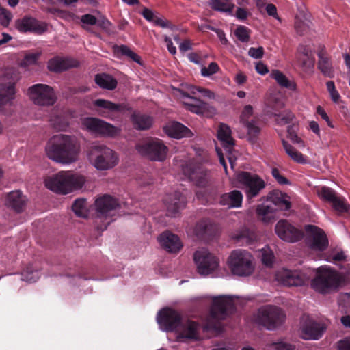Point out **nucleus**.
<instances>
[{"label": "nucleus", "instance_id": "51", "mask_svg": "<svg viewBox=\"0 0 350 350\" xmlns=\"http://www.w3.org/2000/svg\"><path fill=\"white\" fill-rule=\"evenodd\" d=\"M38 57L39 54L37 53L27 54L23 61L21 62V66L23 67H26L35 64L38 59Z\"/></svg>", "mask_w": 350, "mask_h": 350}, {"label": "nucleus", "instance_id": "39", "mask_svg": "<svg viewBox=\"0 0 350 350\" xmlns=\"http://www.w3.org/2000/svg\"><path fill=\"white\" fill-rule=\"evenodd\" d=\"M318 56L319 58L318 62V68L324 75L328 77H332L334 76V70L329 63L328 58L325 56V51L323 50L321 51L319 53Z\"/></svg>", "mask_w": 350, "mask_h": 350}, {"label": "nucleus", "instance_id": "44", "mask_svg": "<svg viewBox=\"0 0 350 350\" xmlns=\"http://www.w3.org/2000/svg\"><path fill=\"white\" fill-rule=\"evenodd\" d=\"M318 193L322 200L330 203L336 200V198L338 197L332 189L327 187H323Z\"/></svg>", "mask_w": 350, "mask_h": 350}, {"label": "nucleus", "instance_id": "42", "mask_svg": "<svg viewBox=\"0 0 350 350\" xmlns=\"http://www.w3.org/2000/svg\"><path fill=\"white\" fill-rule=\"evenodd\" d=\"M243 125L247 128L248 139L254 143L260 133V129L257 124L256 121L253 120L247 121Z\"/></svg>", "mask_w": 350, "mask_h": 350}, {"label": "nucleus", "instance_id": "9", "mask_svg": "<svg viewBox=\"0 0 350 350\" xmlns=\"http://www.w3.org/2000/svg\"><path fill=\"white\" fill-rule=\"evenodd\" d=\"M83 126L90 132L111 138H115L121 133V129L96 118H85Z\"/></svg>", "mask_w": 350, "mask_h": 350}, {"label": "nucleus", "instance_id": "59", "mask_svg": "<svg viewBox=\"0 0 350 350\" xmlns=\"http://www.w3.org/2000/svg\"><path fill=\"white\" fill-rule=\"evenodd\" d=\"M197 92L202 93L204 96L208 98L214 97V94L208 89H204L200 87H192L191 88V92L193 94H195Z\"/></svg>", "mask_w": 350, "mask_h": 350}, {"label": "nucleus", "instance_id": "61", "mask_svg": "<svg viewBox=\"0 0 350 350\" xmlns=\"http://www.w3.org/2000/svg\"><path fill=\"white\" fill-rule=\"evenodd\" d=\"M288 137L293 142L297 144H303L302 140L299 137L292 126L288 129Z\"/></svg>", "mask_w": 350, "mask_h": 350}, {"label": "nucleus", "instance_id": "37", "mask_svg": "<svg viewBox=\"0 0 350 350\" xmlns=\"http://www.w3.org/2000/svg\"><path fill=\"white\" fill-rule=\"evenodd\" d=\"M267 201L271 202L275 208L278 210H288L291 208V202L284 198L283 194L278 191H271L267 197Z\"/></svg>", "mask_w": 350, "mask_h": 350}, {"label": "nucleus", "instance_id": "36", "mask_svg": "<svg viewBox=\"0 0 350 350\" xmlns=\"http://www.w3.org/2000/svg\"><path fill=\"white\" fill-rule=\"evenodd\" d=\"M95 83L102 89L113 90L116 88L118 81L111 75L100 73L95 75Z\"/></svg>", "mask_w": 350, "mask_h": 350}, {"label": "nucleus", "instance_id": "18", "mask_svg": "<svg viewBox=\"0 0 350 350\" xmlns=\"http://www.w3.org/2000/svg\"><path fill=\"white\" fill-rule=\"evenodd\" d=\"M94 105L100 109L99 113L105 118L109 116V113H124L131 110L130 106L126 103H115L101 98L94 100Z\"/></svg>", "mask_w": 350, "mask_h": 350}, {"label": "nucleus", "instance_id": "10", "mask_svg": "<svg viewBox=\"0 0 350 350\" xmlns=\"http://www.w3.org/2000/svg\"><path fill=\"white\" fill-rule=\"evenodd\" d=\"M27 94L29 99L35 104L40 106L53 105L57 100L53 89L46 84H36L28 88Z\"/></svg>", "mask_w": 350, "mask_h": 350}, {"label": "nucleus", "instance_id": "46", "mask_svg": "<svg viewBox=\"0 0 350 350\" xmlns=\"http://www.w3.org/2000/svg\"><path fill=\"white\" fill-rule=\"evenodd\" d=\"M274 116L277 124L280 125L288 124L294 118V115L288 111H284L280 113H274Z\"/></svg>", "mask_w": 350, "mask_h": 350}, {"label": "nucleus", "instance_id": "54", "mask_svg": "<svg viewBox=\"0 0 350 350\" xmlns=\"http://www.w3.org/2000/svg\"><path fill=\"white\" fill-rule=\"evenodd\" d=\"M274 255L271 252L264 250L262 254V262L267 267H271L273 263Z\"/></svg>", "mask_w": 350, "mask_h": 350}, {"label": "nucleus", "instance_id": "28", "mask_svg": "<svg viewBox=\"0 0 350 350\" xmlns=\"http://www.w3.org/2000/svg\"><path fill=\"white\" fill-rule=\"evenodd\" d=\"M78 65L79 62L75 59L56 57L49 61L47 67L51 71L61 72L68 68L77 67Z\"/></svg>", "mask_w": 350, "mask_h": 350}, {"label": "nucleus", "instance_id": "14", "mask_svg": "<svg viewBox=\"0 0 350 350\" xmlns=\"http://www.w3.org/2000/svg\"><path fill=\"white\" fill-rule=\"evenodd\" d=\"M233 309L234 303L232 297L224 295L215 297L213 299L211 314L214 319H224L228 313Z\"/></svg>", "mask_w": 350, "mask_h": 350}, {"label": "nucleus", "instance_id": "16", "mask_svg": "<svg viewBox=\"0 0 350 350\" xmlns=\"http://www.w3.org/2000/svg\"><path fill=\"white\" fill-rule=\"evenodd\" d=\"M325 329L323 324L307 317L300 327V336L304 340H318L323 336Z\"/></svg>", "mask_w": 350, "mask_h": 350}, {"label": "nucleus", "instance_id": "64", "mask_svg": "<svg viewBox=\"0 0 350 350\" xmlns=\"http://www.w3.org/2000/svg\"><path fill=\"white\" fill-rule=\"evenodd\" d=\"M337 347L338 350H350V337L338 341Z\"/></svg>", "mask_w": 350, "mask_h": 350}, {"label": "nucleus", "instance_id": "50", "mask_svg": "<svg viewBox=\"0 0 350 350\" xmlns=\"http://www.w3.org/2000/svg\"><path fill=\"white\" fill-rule=\"evenodd\" d=\"M297 61L302 68H310L314 66L315 59L314 57L297 56Z\"/></svg>", "mask_w": 350, "mask_h": 350}, {"label": "nucleus", "instance_id": "1", "mask_svg": "<svg viewBox=\"0 0 350 350\" xmlns=\"http://www.w3.org/2000/svg\"><path fill=\"white\" fill-rule=\"evenodd\" d=\"M44 151L50 160L57 163L68 165L78 160L80 145L73 136L57 134L48 140Z\"/></svg>", "mask_w": 350, "mask_h": 350}, {"label": "nucleus", "instance_id": "29", "mask_svg": "<svg viewBox=\"0 0 350 350\" xmlns=\"http://www.w3.org/2000/svg\"><path fill=\"white\" fill-rule=\"evenodd\" d=\"M196 234L201 239H209L217 231V226L210 220H202L195 227Z\"/></svg>", "mask_w": 350, "mask_h": 350}, {"label": "nucleus", "instance_id": "5", "mask_svg": "<svg viewBox=\"0 0 350 350\" xmlns=\"http://www.w3.org/2000/svg\"><path fill=\"white\" fill-rule=\"evenodd\" d=\"M253 256L244 250H233L228 258V265L232 274L239 277L252 275L255 269Z\"/></svg>", "mask_w": 350, "mask_h": 350}, {"label": "nucleus", "instance_id": "32", "mask_svg": "<svg viewBox=\"0 0 350 350\" xmlns=\"http://www.w3.org/2000/svg\"><path fill=\"white\" fill-rule=\"evenodd\" d=\"M243 195L240 191L233 190L229 193H224L219 199V204L227 206L228 208H238L241 206Z\"/></svg>", "mask_w": 350, "mask_h": 350}, {"label": "nucleus", "instance_id": "6", "mask_svg": "<svg viewBox=\"0 0 350 350\" xmlns=\"http://www.w3.org/2000/svg\"><path fill=\"white\" fill-rule=\"evenodd\" d=\"M285 318L284 313L280 308L268 305L258 309L256 321L267 329L273 330L284 321Z\"/></svg>", "mask_w": 350, "mask_h": 350}, {"label": "nucleus", "instance_id": "57", "mask_svg": "<svg viewBox=\"0 0 350 350\" xmlns=\"http://www.w3.org/2000/svg\"><path fill=\"white\" fill-rule=\"evenodd\" d=\"M248 55L252 58L260 59L263 57L264 49L262 46H259L258 48L251 47L249 49Z\"/></svg>", "mask_w": 350, "mask_h": 350}, {"label": "nucleus", "instance_id": "27", "mask_svg": "<svg viewBox=\"0 0 350 350\" xmlns=\"http://www.w3.org/2000/svg\"><path fill=\"white\" fill-rule=\"evenodd\" d=\"M165 133L171 137L180 139L191 136V131L178 122H172L163 128Z\"/></svg>", "mask_w": 350, "mask_h": 350}, {"label": "nucleus", "instance_id": "60", "mask_svg": "<svg viewBox=\"0 0 350 350\" xmlns=\"http://www.w3.org/2000/svg\"><path fill=\"white\" fill-rule=\"evenodd\" d=\"M81 21L85 24L94 25L97 23V18L92 14H86L81 16Z\"/></svg>", "mask_w": 350, "mask_h": 350}, {"label": "nucleus", "instance_id": "11", "mask_svg": "<svg viewBox=\"0 0 350 350\" xmlns=\"http://www.w3.org/2000/svg\"><path fill=\"white\" fill-rule=\"evenodd\" d=\"M193 260L196 265L198 273L202 275L212 273L219 265V259L205 249L196 251L193 254Z\"/></svg>", "mask_w": 350, "mask_h": 350}, {"label": "nucleus", "instance_id": "2", "mask_svg": "<svg viewBox=\"0 0 350 350\" xmlns=\"http://www.w3.org/2000/svg\"><path fill=\"white\" fill-rule=\"evenodd\" d=\"M347 283L346 275L334 269L321 266L317 269L311 281L312 288L317 293L327 295L337 292Z\"/></svg>", "mask_w": 350, "mask_h": 350}, {"label": "nucleus", "instance_id": "58", "mask_svg": "<svg viewBox=\"0 0 350 350\" xmlns=\"http://www.w3.org/2000/svg\"><path fill=\"white\" fill-rule=\"evenodd\" d=\"M197 92L202 93L204 96L208 98L214 97V94L208 89H204L200 87H192L191 88V92L193 94H195Z\"/></svg>", "mask_w": 350, "mask_h": 350}, {"label": "nucleus", "instance_id": "23", "mask_svg": "<svg viewBox=\"0 0 350 350\" xmlns=\"http://www.w3.org/2000/svg\"><path fill=\"white\" fill-rule=\"evenodd\" d=\"M26 204V197L20 191H13L7 194L5 205L16 213H20L24 211Z\"/></svg>", "mask_w": 350, "mask_h": 350}, {"label": "nucleus", "instance_id": "49", "mask_svg": "<svg viewBox=\"0 0 350 350\" xmlns=\"http://www.w3.org/2000/svg\"><path fill=\"white\" fill-rule=\"evenodd\" d=\"M219 67L216 62H211L208 67L202 66L201 69V74L204 77H210L211 75L217 72Z\"/></svg>", "mask_w": 350, "mask_h": 350}, {"label": "nucleus", "instance_id": "25", "mask_svg": "<svg viewBox=\"0 0 350 350\" xmlns=\"http://www.w3.org/2000/svg\"><path fill=\"white\" fill-rule=\"evenodd\" d=\"M217 137L225 150L229 154L231 153L234 146V139L232 137L230 126L221 123L218 126Z\"/></svg>", "mask_w": 350, "mask_h": 350}, {"label": "nucleus", "instance_id": "30", "mask_svg": "<svg viewBox=\"0 0 350 350\" xmlns=\"http://www.w3.org/2000/svg\"><path fill=\"white\" fill-rule=\"evenodd\" d=\"M15 82L9 81L0 83V107L12 103L15 98Z\"/></svg>", "mask_w": 350, "mask_h": 350}, {"label": "nucleus", "instance_id": "26", "mask_svg": "<svg viewBox=\"0 0 350 350\" xmlns=\"http://www.w3.org/2000/svg\"><path fill=\"white\" fill-rule=\"evenodd\" d=\"M189 177L198 187H205L212 183L211 172L202 167L191 170Z\"/></svg>", "mask_w": 350, "mask_h": 350}, {"label": "nucleus", "instance_id": "52", "mask_svg": "<svg viewBox=\"0 0 350 350\" xmlns=\"http://www.w3.org/2000/svg\"><path fill=\"white\" fill-rule=\"evenodd\" d=\"M297 56L314 57L311 48L305 44H299L297 47Z\"/></svg>", "mask_w": 350, "mask_h": 350}, {"label": "nucleus", "instance_id": "48", "mask_svg": "<svg viewBox=\"0 0 350 350\" xmlns=\"http://www.w3.org/2000/svg\"><path fill=\"white\" fill-rule=\"evenodd\" d=\"M332 204L334 210L340 213L348 212L349 209V205L346 204L344 199L340 197H337L336 200H334Z\"/></svg>", "mask_w": 350, "mask_h": 350}, {"label": "nucleus", "instance_id": "17", "mask_svg": "<svg viewBox=\"0 0 350 350\" xmlns=\"http://www.w3.org/2000/svg\"><path fill=\"white\" fill-rule=\"evenodd\" d=\"M275 279L284 286H301L306 282L304 275L288 269H282L276 272Z\"/></svg>", "mask_w": 350, "mask_h": 350}, {"label": "nucleus", "instance_id": "47", "mask_svg": "<svg viewBox=\"0 0 350 350\" xmlns=\"http://www.w3.org/2000/svg\"><path fill=\"white\" fill-rule=\"evenodd\" d=\"M295 29L300 36L306 34L310 29L308 23H306L300 18L296 17L295 21Z\"/></svg>", "mask_w": 350, "mask_h": 350}, {"label": "nucleus", "instance_id": "53", "mask_svg": "<svg viewBox=\"0 0 350 350\" xmlns=\"http://www.w3.org/2000/svg\"><path fill=\"white\" fill-rule=\"evenodd\" d=\"M96 24L109 34L113 33V31L111 29L112 25L107 18L103 17L101 18L97 19Z\"/></svg>", "mask_w": 350, "mask_h": 350}, {"label": "nucleus", "instance_id": "21", "mask_svg": "<svg viewBox=\"0 0 350 350\" xmlns=\"http://www.w3.org/2000/svg\"><path fill=\"white\" fill-rule=\"evenodd\" d=\"M305 230L312 234V242L310 245L311 249L323 251L327 247L328 239L323 230L312 225L306 226Z\"/></svg>", "mask_w": 350, "mask_h": 350}, {"label": "nucleus", "instance_id": "63", "mask_svg": "<svg viewBox=\"0 0 350 350\" xmlns=\"http://www.w3.org/2000/svg\"><path fill=\"white\" fill-rule=\"evenodd\" d=\"M142 16L148 21L154 22L157 16L154 14V12L148 9V8H144L142 12Z\"/></svg>", "mask_w": 350, "mask_h": 350}, {"label": "nucleus", "instance_id": "7", "mask_svg": "<svg viewBox=\"0 0 350 350\" xmlns=\"http://www.w3.org/2000/svg\"><path fill=\"white\" fill-rule=\"evenodd\" d=\"M137 151L143 157L153 161H163L166 159L168 148L162 140L154 138L136 145Z\"/></svg>", "mask_w": 350, "mask_h": 350}, {"label": "nucleus", "instance_id": "22", "mask_svg": "<svg viewBox=\"0 0 350 350\" xmlns=\"http://www.w3.org/2000/svg\"><path fill=\"white\" fill-rule=\"evenodd\" d=\"M158 240L161 247L170 253H177L183 247V243L179 237L169 231L161 234Z\"/></svg>", "mask_w": 350, "mask_h": 350}, {"label": "nucleus", "instance_id": "3", "mask_svg": "<svg viewBox=\"0 0 350 350\" xmlns=\"http://www.w3.org/2000/svg\"><path fill=\"white\" fill-rule=\"evenodd\" d=\"M85 183L84 176L72 171H61L44 180L47 189L63 195L81 189Z\"/></svg>", "mask_w": 350, "mask_h": 350}, {"label": "nucleus", "instance_id": "38", "mask_svg": "<svg viewBox=\"0 0 350 350\" xmlns=\"http://www.w3.org/2000/svg\"><path fill=\"white\" fill-rule=\"evenodd\" d=\"M211 8L217 11L232 13L234 4L230 0H209Z\"/></svg>", "mask_w": 350, "mask_h": 350}, {"label": "nucleus", "instance_id": "4", "mask_svg": "<svg viewBox=\"0 0 350 350\" xmlns=\"http://www.w3.org/2000/svg\"><path fill=\"white\" fill-rule=\"evenodd\" d=\"M88 157L92 165L99 171L111 170L119 162L118 153L105 145L93 146Z\"/></svg>", "mask_w": 350, "mask_h": 350}, {"label": "nucleus", "instance_id": "55", "mask_svg": "<svg viewBox=\"0 0 350 350\" xmlns=\"http://www.w3.org/2000/svg\"><path fill=\"white\" fill-rule=\"evenodd\" d=\"M272 176L280 185H288L290 183L289 180L281 174L280 172L277 168H273L271 170Z\"/></svg>", "mask_w": 350, "mask_h": 350}, {"label": "nucleus", "instance_id": "19", "mask_svg": "<svg viewBox=\"0 0 350 350\" xmlns=\"http://www.w3.org/2000/svg\"><path fill=\"white\" fill-rule=\"evenodd\" d=\"M16 27L21 32H34L42 34L47 30V26L44 23H40L34 18L25 16L16 21Z\"/></svg>", "mask_w": 350, "mask_h": 350}, {"label": "nucleus", "instance_id": "45", "mask_svg": "<svg viewBox=\"0 0 350 350\" xmlns=\"http://www.w3.org/2000/svg\"><path fill=\"white\" fill-rule=\"evenodd\" d=\"M237 38L242 42H247L250 38V30L245 26L239 25L234 31Z\"/></svg>", "mask_w": 350, "mask_h": 350}, {"label": "nucleus", "instance_id": "15", "mask_svg": "<svg viewBox=\"0 0 350 350\" xmlns=\"http://www.w3.org/2000/svg\"><path fill=\"white\" fill-rule=\"evenodd\" d=\"M275 231L281 239L287 242H296L303 237V232L301 230L284 219H281L277 223Z\"/></svg>", "mask_w": 350, "mask_h": 350}, {"label": "nucleus", "instance_id": "41", "mask_svg": "<svg viewBox=\"0 0 350 350\" xmlns=\"http://www.w3.org/2000/svg\"><path fill=\"white\" fill-rule=\"evenodd\" d=\"M72 209L75 214L79 217H88V206L85 199L79 198L74 202Z\"/></svg>", "mask_w": 350, "mask_h": 350}, {"label": "nucleus", "instance_id": "24", "mask_svg": "<svg viewBox=\"0 0 350 350\" xmlns=\"http://www.w3.org/2000/svg\"><path fill=\"white\" fill-rule=\"evenodd\" d=\"M199 329L200 325L198 323L182 319L176 332L179 334L180 338L197 340L199 338Z\"/></svg>", "mask_w": 350, "mask_h": 350}, {"label": "nucleus", "instance_id": "33", "mask_svg": "<svg viewBox=\"0 0 350 350\" xmlns=\"http://www.w3.org/2000/svg\"><path fill=\"white\" fill-rule=\"evenodd\" d=\"M278 208L270 204H259L256 206V213L258 218L264 223H270L275 219Z\"/></svg>", "mask_w": 350, "mask_h": 350}, {"label": "nucleus", "instance_id": "12", "mask_svg": "<svg viewBox=\"0 0 350 350\" xmlns=\"http://www.w3.org/2000/svg\"><path fill=\"white\" fill-rule=\"evenodd\" d=\"M96 207V222L98 219H107L113 212L120 208L118 200L110 195L105 194L98 198L94 202Z\"/></svg>", "mask_w": 350, "mask_h": 350}, {"label": "nucleus", "instance_id": "43", "mask_svg": "<svg viewBox=\"0 0 350 350\" xmlns=\"http://www.w3.org/2000/svg\"><path fill=\"white\" fill-rule=\"evenodd\" d=\"M282 144L286 154L295 161L298 163H305L303 154L297 151L293 146L289 144L285 140H282Z\"/></svg>", "mask_w": 350, "mask_h": 350}, {"label": "nucleus", "instance_id": "34", "mask_svg": "<svg viewBox=\"0 0 350 350\" xmlns=\"http://www.w3.org/2000/svg\"><path fill=\"white\" fill-rule=\"evenodd\" d=\"M131 120L134 128L140 131L149 129L153 122L152 117L137 111L131 115Z\"/></svg>", "mask_w": 350, "mask_h": 350}, {"label": "nucleus", "instance_id": "13", "mask_svg": "<svg viewBox=\"0 0 350 350\" xmlns=\"http://www.w3.org/2000/svg\"><path fill=\"white\" fill-rule=\"evenodd\" d=\"M182 320L180 313L171 308L161 310L157 315V322L166 332H177Z\"/></svg>", "mask_w": 350, "mask_h": 350}, {"label": "nucleus", "instance_id": "40", "mask_svg": "<svg viewBox=\"0 0 350 350\" xmlns=\"http://www.w3.org/2000/svg\"><path fill=\"white\" fill-rule=\"evenodd\" d=\"M271 77L274 79L277 83L282 88L290 90L295 89V84L288 80V79L281 71L278 70H272Z\"/></svg>", "mask_w": 350, "mask_h": 350}, {"label": "nucleus", "instance_id": "31", "mask_svg": "<svg viewBox=\"0 0 350 350\" xmlns=\"http://www.w3.org/2000/svg\"><path fill=\"white\" fill-rule=\"evenodd\" d=\"M256 234L248 228L243 227L230 234V239L241 245H249L256 240Z\"/></svg>", "mask_w": 350, "mask_h": 350}, {"label": "nucleus", "instance_id": "35", "mask_svg": "<svg viewBox=\"0 0 350 350\" xmlns=\"http://www.w3.org/2000/svg\"><path fill=\"white\" fill-rule=\"evenodd\" d=\"M169 200L170 201H168V199L165 200L167 202V211L172 216L185 206V198L179 192H175L172 196L169 197Z\"/></svg>", "mask_w": 350, "mask_h": 350}, {"label": "nucleus", "instance_id": "20", "mask_svg": "<svg viewBox=\"0 0 350 350\" xmlns=\"http://www.w3.org/2000/svg\"><path fill=\"white\" fill-rule=\"evenodd\" d=\"M183 97L188 98L187 101H184L183 105L189 111L196 114H206L215 112V109L208 103L198 99L196 97L191 96L188 93L183 92Z\"/></svg>", "mask_w": 350, "mask_h": 350}, {"label": "nucleus", "instance_id": "56", "mask_svg": "<svg viewBox=\"0 0 350 350\" xmlns=\"http://www.w3.org/2000/svg\"><path fill=\"white\" fill-rule=\"evenodd\" d=\"M253 114V108L250 105H246L240 116L241 121L243 124H245V122L250 121L249 118L252 116Z\"/></svg>", "mask_w": 350, "mask_h": 350}, {"label": "nucleus", "instance_id": "62", "mask_svg": "<svg viewBox=\"0 0 350 350\" xmlns=\"http://www.w3.org/2000/svg\"><path fill=\"white\" fill-rule=\"evenodd\" d=\"M156 25L160 26L163 28H171L173 29L174 26L171 25V23L169 21L165 20L162 18H159L158 16L156 17L155 20L153 22Z\"/></svg>", "mask_w": 350, "mask_h": 350}, {"label": "nucleus", "instance_id": "8", "mask_svg": "<svg viewBox=\"0 0 350 350\" xmlns=\"http://www.w3.org/2000/svg\"><path fill=\"white\" fill-rule=\"evenodd\" d=\"M237 181L242 185L248 199L256 197L265 188V182L258 175L242 171L237 175Z\"/></svg>", "mask_w": 350, "mask_h": 350}]
</instances>
